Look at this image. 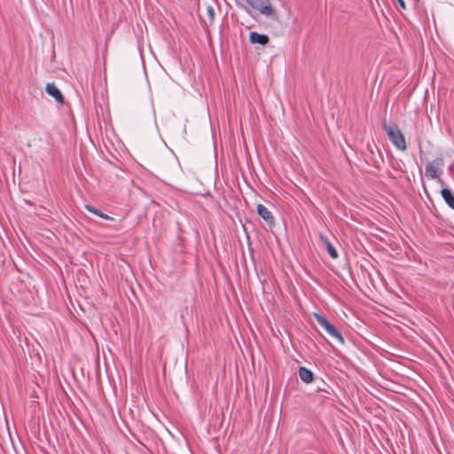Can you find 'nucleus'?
I'll return each instance as SVG.
<instances>
[{
  "instance_id": "obj_1",
  "label": "nucleus",
  "mask_w": 454,
  "mask_h": 454,
  "mask_svg": "<svg viewBox=\"0 0 454 454\" xmlns=\"http://www.w3.org/2000/svg\"><path fill=\"white\" fill-rule=\"evenodd\" d=\"M383 129L386 131L391 143L400 151H405L407 149V144L403 132L400 130L397 125L383 123Z\"/></svg>"
},
{
  "instance_id": "obj_2",
  "label": "nucleus",
  "mask_w": 454,
  "mask_h": 454,
  "mask_svg": "<svg viewBox=\"0 0 454 454\" xmlns=\"http://www.w3.org/2000/svg\"><path fill=\"white\" fill-rule=\"evenodd\" d=\"M317 323L325 329V331L333 338L336 339L340 343H344V339L342 335L338 332L335 326L330 323L327 318L323 317L322 315L314 314Z\"/></svg>"
},
{
  "instance_id": "obj_3",
  "label": "nucleus",
  "mask_w": 454,
  "mask_h": 454,
  "mask_svg": "<svg viewBox=\"0 0 454 454\" xmlns=\"http://www.w3.org/2000/svg\"><path fill=\"white\" fill-rule=\"evenodd\" d=\"M443 160L442 158H436L431 162L427 163L425 169V175L429 179L437 178L442 171Z\"/></svg>"
},
{
  "instance_id": "obj_4",
  "label": "nucleus",
  "mask_w": 454,
  "mask_h": 454,
  "mask_svg": "<svg viewBox=\"0 0 454 454\" xmlns=\"http://www.w3.org/2000/svg\"><path fill=\"white\" fill-rule=\"evenodd\" d=\"M257 214L269 224L272 225L275 223L274 216L271 212L262 204L257 205Z\"/></svg>"
},
{
  "instance_id": "obj_5",
  "label": "nucleus",
  "mask_w": 454,
  "mask_h": 454,
  "mask_svg": "<svg viewBox=\"0 0 454 454\" xmlns=\"http://www.w3.org/2000/svg\"><path fill=\"white\" fill-rule=\"evenodd\" d=\"M46 92L55 98L58 103H64V97L61 91L54 83H48L45 88Z\"/></svg>"
},
{
  "instance_id": "obj_6",
  "label": "nucleus",
  "mask_w": 454,
  "mask_h": 454,
  "mask_svg": "<svg viewBox=\"0 0 454 454\" xmlns=\"http://www.w3.org/2000/svg\"><path fill=\"white\" fill-rule=\"evenodd\" d=\"M249 40L252 43L265 45L269 42V36L267 35L259 34L254 31L249 34Z\"/></svg>"
},
{
  "instance_id": "obj_7",
  "label": "nucleus",
  "mask_w": 454,
  "mask_h": 454,
  "mask_svg": "<svg viewBox=\"0 0 454 454\" xmlns=\"http://www.w3.org/2000/svg\"><path fill=\"white\" fill-rule=\"evenodd\" d=\"M319 238H320L321 241L323 242V244L325 245V247L329 255L333 259H337L338 258L337 250L333 246V244L329 241V239L325 236H324L323 234H320Z\"/></svg>"
},
{
  "instance_id": "obj_8",
  "label": "nucleus",
  "mask_w": 454,
  "mask_h": 454,
  "mask_svg": "<svg viewBox=\"0 0 454 454\" xmlns=\"http://www.w3.org/2000/svg\"><path fill=\"white\" fill-rule=\"evenodd\" d=\"M441 194L450 207L454 209V193L448 188H443Z\"/></svg>"
},
{
  "instance_id": "obj_9",
  "label": "nucleus",
  "mask_w": 454,
  "mask_h": 454,
  "mask_svg": "<svg viewBox=\"0 0 454 454\" xmlns=\"http://www.w3.org/2000/svg\"><path fill=\"white\" fill-rule=\"evenodd\" d=\"M299 376L301 380L305 383H310L314 379L313 372L305 367L299 368Z\"/></svg>"
},
{
  "instance_id": "obj_10",
  "label": "nucleus",
  "mask_w": 454,
  "mask_h": 454,
  "mask_svg": "<svg viewBox=\"0 0 454 454\" xmlns=\"http://www.w3.org/2000/svg\"><path fill=\"white\" fill-rule=\"evenodd\" d=\"M85 208L87 211L94 214V215H97L98 214V212L99 211L98 209H97L96 207L90 206V205H85Z\"/></svg>"
},
{
  "instance_id": "obj_11",
  "label": "nucleus",
  "mask_w": 454,
  "mask_h": 454,
  "mask_svg": "<svg viewBox=\"0 0 454 454\" xmlns=\"http://www.w3.org/2000/svg\"><path fill=\"white\" fill-rule=\"evenodd\" d=\"M207 15L210 18V20H213L215 17L214 8L212 6H207Z\"/></svg>"
},
{
  "instance_id": "obj_12",
  "label": "nucleus",
  "mask_w": 454,
  "mask_h": 454,
  "mask_svg": "<svg viewBox=\"0 0 454 454\" xmlns=\"http://www.w3.org/2000/svg\"><path fill=\"white\" fill-rule=\"evenodd\" d=\"M98 213V214H97L96 215H98L101 218H104V219H106V220H112L113 219L111 216L102 213L100 210Z\"/></svg>"
},
{
  "instance_id": "obj_13",
  "label": "nucleus",
  "mask_w": 454,
  "mask_h": 454,
  "mask_svg": "<svg viewBox=\"0 0 454 454\" xmlns=\"http://www.w3.org/2000/svg\"><path fill=\"white\" fill-rule=\"evenodd\" d=\"M397 1H398L399 4H400V7L402 9H405L406 8V5H405V3H404L403 0H397Z\"/></svg>"
},
{
  "instance_id": "obj_14",
  "label": "nucleus",
  "mask_w": 454,
  "mask_h": 454,
  "mask_svg": "<svg viewBox=\"0 0 454 454\" xmlns=\"http://www.w3.org/2000/svg\"><path fill=\"white\" fill-rule=\"evenodd\" d=\"M416 2H418L419 0H415Z\"/></svg>"
}]
</instances>
